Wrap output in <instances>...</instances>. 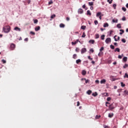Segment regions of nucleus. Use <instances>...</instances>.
I'll list each match as a JSON object with an SVG mask.
<instances>
[{
    "mask_svg": "<svg viewBox=\"0 0 128 128\" xmlns=\"http://www.w3.org/2000/svg\"><path fill=\"white\" fill-rule=\"evenodd\" d=\"M108 23H104V28H108Z\"/></svg>",
    "mask_w": 128,
    "mask_h": 128,
    "instance_id": "nucleus-17",
    "label": "nucleus"
},
{
    "mask_svg": "<svg viewBox=\"0 0 128 128\" xmlns=\"http://www.w3.org/2000/svg\"><path fill=\"white\" fill-rule=\"evenodd\" d=\"M124 94H125L128 96V90H125L124 91Z\"/></svg>",
    "mask_w": 128,
    "mask_h": 128,
    "instance_id": "nucleus-33",
    "label": "nucleus"
},
{
    "mask_svg": "<svg viewBox=\"0 0 128 128\" xmlns=\"http://www.w3.org/2000/svg\"><path fill=\"white\" fill-rule=\"evenodd\" d=\"M87 16H92V12H90V10L87 11Z\"/></svg>",
    "mask_w": 128,
    "mask_h": 128,
    "instance_id": "nucleus-16",
    "label": "nucleus"
},
{
    "mask_svg": "<svg viewBox=\"0 0 128 128\" xmlns=\"http://www.w3.org/2000/svg\"><path fill=\"white\" fill-rule=\"evenodd\" d=\"M122 10H123L124 12H126V8L124 7H122Z\"/></svg>",
    "mask_w": 128,
    "mask_h": 128,
    "instance_id": "nucleus-43",
    "label": "nucleus"
},
{
    "mask_svg": "<svg viewBox=\"0 0 128 128\" xmlns=\"http://www.w3.org/2000/svg\"><path fill=\"white\" fill-rule=\"evenodd\" d=\"M90 52H91L92 53L94 52V49L93 48H90Z\"/></svg>",
    "mask_w": 128,
    "mask_h": 128,
    "instance_id": "nucleus-53",
    "label": "nucleus"
},
{
    "mask_svg": "<svg viewBox=\"0 0 128 128\" xmlns=\"http://www.w3.org/2000/svg\"><path fill=\"white\" fill-rule=\"evenodd\" d=\"M95 36V38L98 39L100 38V34H96Z\"/></svg>",
    "mask_w": 128,
    "mask_h": 128,
    "instance_id": "nucleus-22",
    "label": "nucleus"
},
{
    "mask_svg": "<svg viewBox=\"0 0 128 128\" xmlns=\"http://www.w3.org/2000/svg\"><path fill=\"white\" fill-rule=\"evenodd\" d=\"M3 30L4 32H6V34H8L10 32V26H7L6 27L3 28Z\"/></svg>",
    "mask_w": 128,
    "mask_h": 128,
    "instance_id": "nucleus-1",
    "label": "nucleus"
},
{
    "mask_svg": "<svg viewBox=\"0 0 128 128\" xmlns=\"http://www.w3.org/2000/svg\"><path fill=\"white\" fill-rule=\"evenodd\" d=\"M84 62H85L86 64H88V60L84 61Z\"/></svg>",
    "mask_w": 128,
    "mask_h": 128,
    "instance_id": "nucleus-64",
    "label": "nucleus"
},
{
    "mask_svg": "<svg viewBox=\"0 0 128 128\" xmlns=\"http://www.w3.org/2000/svg\"><path fill=\"white\" fill-rule=\"evenodd\" d=\"M92 92L90 90H88L86 92V94H92Z\"/></svg>",
    "mask_w": 128,
    "mask_h": 128,
    "instance_id": "nucleus-21",
    "label": "nucleus"
},
{
    "mask_svg": "<svg viewBox=\"0 0 128 128\" xmlns=\"http://www.w3.org/2000/svg\"><path fill=\"white\" fill-rule=\"evenodd\" d=\"M114 104H112L109 106V110H112L116 107L114 106Z\"/></svg>",
    "mask_w": 128,
    "mask_h": 128,
    "instance_id": "nucleus-2",
    "label": "nucleus"
},
{
    "mask_svg": "<svg viewBox=\"0 0 128 128\" xmlns=\"http://www.w3.org/2000/svg\"><path fill=\"white\" fill-rule=\"evenodd\" d=\"M110 100H112V98H110V97H108L106 99V100L108 102H110Z\"/></svg>",
    "mask_w": 128,
    "mask_h": 128,
    "instance_id": "nucleus-46",
    "label": "nucleus"
},
{
    "mask_svg": "<svg viewBox=\"0 0 128 128\" xmlns=\"http://www.w3.org/2000/svg\"><path fill=\"white\" fill-rule=\"evenodd\" d=\"M116 4H114L113 8H114V9H116Z\"/></svg>",
    "mask_w": 128,
    "mask_h": 128,
    "instance_id": "nucleus-56",
    "label": "nucleus"
},
{
    "mask_svg": "<svg viewBox=\"0 0 128 128\" xmlns=\"http://www.w3.org/2000/svg\"><path fill=\"white\" fill-rule=\"evenodd\" d=\"M78 14H84V10L82 8H80L78 10Z\"/></svg>",
    "mask_w": 128,
    "mask_h": 128,
    "instance_id": "nucleus-7",
    "label": "nucleus"
},
{
    "mask_svg": "<svg viewBox=\"0 0 128 128\" xmlns=\"http://www.w3.org/2000/svg\"><path fill=\"white\" fill-rule=\"evenodd\" d=\"M38 20H34V24H36L37 22H38Z\"/></svg>",
    "mask_w": 128,
    "mask_h": 128,
    "instance_id": "nucleus-51",
    "label": "nucleus"
},
{
    "mask_svg": "<svg viewBox=\"0 0 128 128\" xmlns=\"http://www.w3.org/2000/svg\"><path fill=\"white\" fill-rule=\"evenodd\" d=\"M52 4V0H50V2H48V4Z\"/></svg>",
    "mask_w": 128,
    "mask_h": 128,
    "instance_id": "nucleus-55",
    "label": "nucleus"
},
{
    "mask_svg": "<svg viewBox=\"0 0 128 128\" xmlns=\"http://www.w3.org/2000/svg\"><path fill=\"white\" fill-rule=\"evenodd\" d=\"M100 14H102V12H98L96 14V16L97 18H98L99 16H100Z\"/></svg>",
    "mask_w": 128,
    "mask_h": 128,
    "instance_id": "nucleus-13",
    "label": "nucleus"
},
{
    "mask_svg": "<svg viewBox=\"0 0 128 128\" xmlns=\"http://www.w3.org/2000/svg\"><path fill=\"white\" fill-rule=\"evenodd\" d=\"M104 50V47H102L100 49V51L102 52V50Z\"/></svg>",
    "mask_w": 128,
    "mask_h": 128,
    "instance_id": "nucleus-49",
    "label": "nucleus"
},
{
    "mask_svg": "<svg viewBox=\"0 0 128 128\" xmlns=\"http://www.w3.org/2000/svg\"><path fill=\"white\" fill-rule=\"evenodd\" d=\"M24 40L25 42H28V38H26Z\"/></svg>",
    "mask_w": 128,
    "mask_h": 128,
    "instance_id": "nucleus-58",
    "label": "nucleus"
},
{
    "mask_svg": "<svg viewBox=\"0 0 128 128\" xmlns=\"http://www.w3.org/2000/svg\"><path fill=\"white\" fill-rule=\"evenodd\" d=\"M76 52H80V48H76Z\"/></svg>",
    "mask_w": 128,
    "mask_h": 128,
    "instance_id": "nucleus-48",
    "label": "nucleus"
},
{
    "mask_svg": "<svg viewBox=\"0 0 128 128\" xmlns=\"http://www.w3.org/2000/svg\"><path fill=\"white\" fill-rule=\"evenodd\" d=\"M122 42H124V44H126V39L122 38Z\"/></svg>",
    "mask_w": 128,
    "mask_h": 128,
    "instance_id": "nucleus-32",
    "label": "nucleus"
},
{
    "mask_svg": "<svg viewBox=\"0 0 128 128\" xmlns=\"http://www.w3.org/2000/svg\"><path fill=\"white\" fill-rule=\"evenodd\" d=\"M112 42V39H110V38H108L105 40V42L106 44H110V42Z\"/></svg>",
    "mask_w": 128,
    "mask_h": 128,
    "instance_id": "nucleus-3",
    "label": "nucleus"
},
{
    "mask_svg": "<svg viewBox=\"0 0 128 128\" xmlns=\"http://www.w3.org/2000/svg\"><path fill=\"white\" fill-rule=\"evenodd\" d=\"M128 64H125L124 66H123L124 68H128Z\"/></svg>",
    "mask_w": 128,
    "mask_h": 128,
    "instance_id": "nucleus-40",
    "label": "nucleus"
},
{
    "mask_svg": "<svg viewBox=\"0 0 128 128\" xmlns=\"http://www.w3.org/2000/svg\"><path fill=\"white\" fill-rule=\"evenodd\" d=\"M50 18H56V14H54L52 15Z\"/></svg>",
    "mask_w": 128,
    "mask_h": 128,
    "instance_id": "nucleus-36",
    "label": "nucleus"
},
{
    "mask_svg": "<svg viewBox=\"0 0 128 128\" xmlns=\"http://www.w3.org/2000/svg\"><path fill=\"white\" fill-rule=\"evenodd\" d=\"M122 20H126V17L125 16H123L122 18Z\"/></svg>",
    "mask_w": 128,
    "mask_h": 128,
    "instance_id": "nucleus-52",
    "label": "nucleus"
},
{
    "mask_svg": "<svg viewBox=\"0 0 128 128\" xmlns=\"http://www.w3.org/2000/svg\"><path fill=\"white\" fill-rule=\"evenodd\" d=\"M116 36H114V38L115 42H118V39H116Z\"/></svg>",
    "mask_w": 128,
    "mask_h": 128,
    "instance_id": "nucleus-42",
    "label": "nucleus"
},
{
    "mask_svg": "<svg viewBox=\"0 0 128 128\" xmlns=\"http://www.w3.org/2000/svg\"><path fill=\"white\" fill-rule=\"evenodd\" d=\"M112 21L113 22L116 23V22H118V19H116V20H114V19H113Z\"/></svg>",
    "mask_w": 128,
    "mask_h": 128,
    "instance_id": "nucleus-38",
    "label": "nucleus"
},
{
    "mask_svg": "<svg viewBox=\"0 0 128 128\" xmlns=\"http://www.w3.org/2000/svg\"><path fill=\"white\" fill-rule=\"evenodd\" d=\"M80 102H77V106H80Z\"/></svg>",
    "mask_w": 128,
    "mask_h": 128,
    "instance_id": "nucleus-60",
    "label": "nucleus"
},
{
    "mask_svg": "<svg viewBox=\"0 0 128 128\" xmlns=\"http://www.w3.org/2000/svg\"><path fill=\"white\" fill-rule=\"evenodd\" d=\"M84 52H86V48H82L81 50L82 54H84Z\"/></svg>",
    "mask_w": 128,
    "mask_h": 128,
    "instance_id": "nucleus-5",
    "label": "nucleus"
},
{
    "mask_svg": "<svg viewBox=\"0 0 128 128\" xmlns=\"http://www.w3.org/2000/svg\"><path fill=\"white\" fill-rule=\"evenodd\" d=\"M116 26H117V28H122V26H120V24H118Z\"/></svg>",
    "mask_w": 128,
    "mask_h": 128,
    "instance_id": "nucleus-34",
    "label": "nucleus"
},
{
    "mask_svg": "<svg viewBox=\"0 0 128 128\" xmlns=\"http://www.w3.org/2000/svg\"><path fill=\"white\" fill-rule=\"evenodd\" d=\"M124 62H126L128 60V58L127 57H124L123 58H122Z\"/></svg>",
    "mask_w": 128,
    "mask_h": 128,
    "instance_id": "nucleus-25",
    "label": "nucleus"
},
{
    "mask_svg": "<svg viewBox=\"0 0 128 128\" xmlns=\"http://www.w3.org/2000/svg\"><path fill=\"white\" fill-rule=\"evenodd\" d=\"M120 31L122 32H122V34H124V30H120Z\"/></svg>",
    "mask_w": 128,
    "mask_h": 128,
    "instance_id": "nucleus-59",
    "label": "nucleus"
},
{
    "mask_svg": "<svg viewBox=\"0 0 128 128\" xmlns=\"http://www.w3.org/2000/svg\"><path fill=\"white\" fill-rule=\"evenodd\" d=\"M114 46H118V43L117 42H114Z\"/></svg>",
    "mask_w": 128,
    "mask_h": 128,
    "instance_id": "nucleus-62",
    "label": "nucleus"
},
{
    "mask_svg": "<svg viewBox=\"0 0 128 128\" xmlns=\"http://www.w3.org/2000/svg\"><path fill=\"white\" fill-rule=\"evenodd\" d=\"M77 42L76 41H74V42H72V46L74 45V44H76Z\"/></svg>",
    "mask_w": 128,
    "mask_h": 128,
    "instance_id": "nucleus-37",
    "label": "nucleus"
},
{
    "mask_svg": "<svg viewBox=\"0 0 128 128\" xmlns=\"http://www.w3.org/2000/svg\"><path fill=\"white\" fill-rule=\"evenodd\" d=\"M114 52H120V48H116L114 49Z\"/></svg>",
    "mask_w": 128,
    "mask_h": 128,
    "instance_id": "nucleus-18",
    "label": "nucleus"
},
{
    "mask_svg": "<svg viewBox=\"0 0 128 128\" xmlns=\"http://www.w3.org/2000/svg\"><path fill=\"white\" fill-rule=\"evenodd\" d=\"M88 60H92V58H90V56H88Z\"/></svg>",
    "mask_w": 128,
    "mask_h": 128,
    "instance_id": "nucleus-50",
    "label": "nucleus"
},
{
    "mask_svg": "<svg viewBox=\"0 0 128 128\" xmlns=\"http://www.w3.org/2000/svg\"><path fill=\"white\" fill-rule=\"evenodd\" d=\"M124 78H128V74L126 73L124 76Z\"/></svg>",
    "mask_w": 128,
    "mask_h": 128,
    "instance_id": "nucleus-44",
    "label": "nucleus"
},
{
    "mask_svg": "<svg viewBox=\"0 0 128 128\" xmlns=\"http://www.w3.org/2000/svg\"><path fill=\"white\" fill-rule=\"evenodd\" d=\"M82 76H86V71L83 70L82 71Z\"/></svg>",
    "mask_w": 128,
    "mask_h": 128,
    "instance_id": "nucleus-14",
    "label": "nucleus"
},
{
    "mask_svg": "<svg viewBox=\"0 0 128 128\" xmlns=\"http://www.w3.org/2000/svg\"><path fill=\"white\" fill-rule=\"evenodd\" d=\"M40 30V26H38L35 28L36 32H38V30Z\"/></svg>",
    "mask_w": 128,
    "mask_h": 128,
    "instance_id": "nucleus-11",
    "label": "nucleus"
},
{
    "mask_svg": "<svg viewBox=\"0 0 128 128\" xmlns=\"http://www.w3.org/2000/svg\"><path fill=\"white\" fill-rule=\"evenodd\" d=\"M66 20H67L68 22V20H70V18L69 17H67V18H66Z\"/></svg>",
    "mask_w": 128,
    "mask_h": 128,
    "instance_id": "nucleus-61",
    "label": "nucleus"
},
{
    "mask_svg": "<svg viewBox=\"0 0 128 128\" xmlns=\"http://www.w3.org/2000/svg\"><path fill=\"white\" fill-rule=\"evenodd\" d=\"M90 10H94V6H91L90 7Z\"/></svg>",
    "mask_w": 128,
    "mask_h": 128,
    "instance_id": "nucleus-63",
    "label": "nucleus"
},
{
    "mask_svg": "<svg viewBox=\"0 0 128 128\" xmlns=\"http://www.w3.org/2000/svg\"><path fill=\"white\" fill-rule=\"evenodd\" d=\"M2 64H6V61L4 59H2Z\"/></svg>",
    "mask_w": 128,
    "mask_h": 128,
    "instance_id": "nucleus-41",
    "label": "nucleus"
},
{
    "mask_svg": "<svg viewBox=\"0 0 128 128\" xmlns=\"http://www.w3.org/2000/svg\"><path fill=\"white\" fill-rule=\"evenodd\" d=\"M14 30H16V32H20V28L16 26L14 28Z\"/></svg>",
    "mask_w": 128,
    "mask_h": 128,
    "instance_id": "nucleus-8",
    "label": "nucleus"
},
{
    "mask_svg": "<svg viewBox=\"0 0 128 128\" xmlns=\"http://www.w3.org/2000/svg\"><path fill=\"white\" fill-rule=\"evenodd\" d=\"M113 0H107V2L110 4H112Z\"/></svg>",
    "mask_w": 128,
    "mask_h": 128,
    "instance_id": "nucleus-28",
    "label": "nucleus"
},
{
    "mask_svg": "<svg viewBox=\"0 0 128 128\" xmlns=\"http://www.w3.org/2000/svg\"><path fill=\"white\" fill-rule=\"evenodd\" d=\"M94 24H96H96H98V22L97 20H94Z\"/></svg>",
    "mask_w": 128,
    "mask_h": 128,
    "instance_id": "nucleus-35",
    "label": "nucleus"
},
{
    "mask_svg": "<svg viewBox=\"0 0 128 128\" xmlns=\"http://www.w3.org/2000/svg\"><path fill=\"white\" fill-rule=\"evenodd\" d=\"M82 38H86V34H85L84 32H83V34L82 36Z\"/></svg>",
    "mask_w": 128,
    "mask_h": 128,
    "instance_id": "nucleus-45",
    "label": "nucleus"
},
{
    "mask_svg": "<svg viewBox=\"0 0 128 128\" xmlns=\"http://www.w3.org/2000/svg\"><path fill=\"white\" fill-rule=\"evenodd\" d=\"M86 26H81V29H82V30H86Z\"/></svg>",
    "mask_w": 128,
    "mask_h": 128,
    "instance_id": "nucleus-27",
    "label": "nucleus"
},
{
    "mask_svg": "<svg viewBox=\"0 0 128 128\" xmlns=\"http://www.w3.org/2000/svg\"><path fill=\"white\" fill-rule=\"evenodd\" d=\"M122 56H124V54H122V56L118 55V58L121 59V58H122Z\"/></svg>",
    "mask_w": 128,
    "mask_h": 128,
    "instance_id": "nucleus-26",
    "label": "nucleus"
},
{
    "mask_svg": "<svg viewBox=\"0 0 128 128\" xmlns=\"http://www.w3.org/2000/svg\"><path fill=\"white\" fill-rule=\"evenodd\" d=\"M84 80H86V82H85L86 84H88V82H90V80H86V78H84Z\"/></svg>",
    "mask_w": 128,
    "mask_h": 128,
    "instance_id": "nucleus-47",
    "label": "nucleus"
},
{
    "mask_svg": "<svg viewBox=\"0 0 128 128\" xmlns=\"http://www.w3.org/2000/svg\"><path fill=\"white\" fill-rule=\"evenodd\" d=\"M108 116L110 118H112V116H114V113H109L108 114Z\"/></svg>",
    "mask_w": 128,
    "mask_h": 128,
    "instance_id": "nucleus-9",
    "label": "nucleus"
},
{
    "mask_svg": "<svg viewBox=\"0 0 128 128\" xmlns=\"http://www.w3.org/2000/svg\"><path fill=\"white\" fill-rule=\"evenodd\" d=\"M100 118V115H99V116L96 115V120H98V118Z\"/></svg>",
    "mask_w": 128,
    "mask_h": 128,
    "instance_id": "nucleus-30",
    "label": "nucleus"
},
{
    "mask_svg": "<svg viewBox=\"0 0 128 128\" xmlns=\"http://www.w3.org/2000/svg\"><path fill=\"white\" fill-rule=\"evenodd\" d=\"M82 62V60H80V59H78L76 60V64H80V62Z\"/></svg>",
    "mask_w": 128,
    "mask_h": 128,
    "instance_id": "nucleus-15",
    "label": "nucleus"
},
{
    "mask_svg": "<svg viewBox=\"0 0 128 128\" xmlns=\"http://www.w3.org/2000/svg\"><path fill=\"white\" fill-rule=\"evenodd\" d=\"M88 5H89L90 6H94V2H88Z\"/></svg>",
    "mask_w": 128,
    "mask_h": 128,
    "instance_id": "nucleus-24",
    "label": "nucleus"
},
{
    "mask_svg": "<svg viewBox=\"0 0 128 128\" xmlns=\"http://www.w3.org/2000/svg\"><path fill=\"white\" fill-rule=\"evenodd\" d=\"M110 78L112 82H114L116 80V78H114V76H110Z\"/></svg>",
    "mask_w": 128,
    "mask_h": 128,
    "instance_id": "nucleus-6",
    "label": "nucleus"
},
{
    "mask_svg": "<svg viewBox=\"0 0 128 128\" xmlns=\"http://www.w3.org/2000/svg\"><path fill=\"white\" fill-rule=\"evenodd\" d=\"M95 82H96V84H99L100 83V80H96Z\"/></svg>",
    "mask_w": 128,
    "mask_h": 128,
    "instance_id": "nucleus-54",
    "label": "nucleus"
},
{
    "mask_svg": "<svg viewBox=\"0 0 128 128\" xmlns=\"http://www.w3.org/2000/svg\"><path fill=\"white\" fill-rule=\"evenodd\" d=\"M120 84H121V86H122V88H124V86H126V84H124L123 82H121Z\"/></svg>",
    "mask_w": 128,
    "mask_h": 128,
    "instance_id": "nucleus-20",
    "label": "nucleus"
},
{
    "mask_svg": "<svg viewBox=\"0 0 128 128\" xmlns=\"http://www.w3.org/2000/svg\"><path fill=\"white\" fill-rule=\"evenodd\" d=\"M60 28H64V26H65L64 24H60Z\"/></svg>",
    "mask_w": 128,
    "mask_h": 128,
    "instance_id": "nucleus-19",
    "label": "nucleus"
},
{
    "mask_svg": "<svg viewBox=\"0 0 128 128\" xmlns=\"http://www.w3.org/2000/svg\"><path fill=\"white\" fill-rule=\"evenodd\" d=\"M72 58H74V60H76V54H74L73 55Z\"/></svg>",
    "mask_w": 128,
    "mask_h": 128,
    "instance_id": "nucleus-39",
    "label": "nucleus"
},
{
    "mask_svg": "<svg viewBox=\"0 0 128 128\" xmlns=\"http://www.w3.org/2000/svg\"><path fill=\"white\" fill-rule=\"evenodd\" d=\"M92 96H98V92H95L94 93H92Z\"/></svg>",
    "mask_w": 128,
    "mask_h": 128,
    "instance_id": "nucleus-23",
    "label": "nucleus"
},
{
    "mask_svg": "<svg viewBox=\"0 0 128 128\" xmlns=\"http://www.w3.org/2000/svg\"><path fill=\"white\" fill-rule=\"evenodd\" d=\"M89 42L90 44H94V40H89Z\"/></svg>",
    "mask_w": 128,
    "mask_h": 128,
    "instance_id": "nucleus-12",
    "label": "nucleus"
},
{
    "mask_svg": "<svg viewBox=\"0 0 128 128\" xmlns=\"http://www.w3.org/2000/svg\"><path fill=\"white\" fill-rule=\"evenodd\" d=\"M110 48H112V50H114V45H112V44H111L110 46Z\"/></svg>",
    "mask_w": 128,
    "mask_h": 128,
    "instance_id": "nucleus-31",
    "label": "nucleus"
},
{
    "mask_svg": "<svg viewBox=\"0 0 128 128\" xmlns=\"http://www.w3.org/2000/svg\"><path fill=\"white\" fill-rule=\"evenodd\" d=\"M30 34H34V35L36 34V33H34V32H32V31L30 32Z\"/></svg>",
    "mask_w": 128,
    "mask_h": 128,
    "instance_id": "nucleus-57",
    "label": "nucleus"
},
{
    "mask_svg": "<svg viewBox=\"0 0 128 128\" xmlns=\"http://www.w3.org/2000/svg\"><path fill=\"white\" fill-rule=\"evenodd\" d=\"M10 48L12 50H14L16 48V44H10Z\"/></svg>",
    "mask_w": 128,
    "mask_h": 128,
    "instance_id": "nucleus-4",
    "label": "nucleus"
},
{
    "mask_svg": "<svg viewBox=\"0 0 128 128\" xmlns=\"http://www.w3.org/2000/svg\"><path fill=\"white\" fill-rule=\"evenodd\" d=\"M106 80L103 79L100 80V82L101 84H106Z\"/></svg>",
    "mask_w": 128,
    "mask_h": 128,
    "instance_id": "nucleus-10",
    "label": "nucleus"
},
{
    "mask_svg": "<svg viewBox=\"0 0 128 128\" xmlns=\"http://www.w3.org/2000/svg\"><path fill=\"white\" fill-rule=\"evenodd\" d=\"M104 34H102V36H101V40H104Z\"/></svg>",
    "mask_w": 128,
    "mask_h": 128,
    "instance_id": "nucleus-29",
    "label": "nucleus"
}]
</instances>
